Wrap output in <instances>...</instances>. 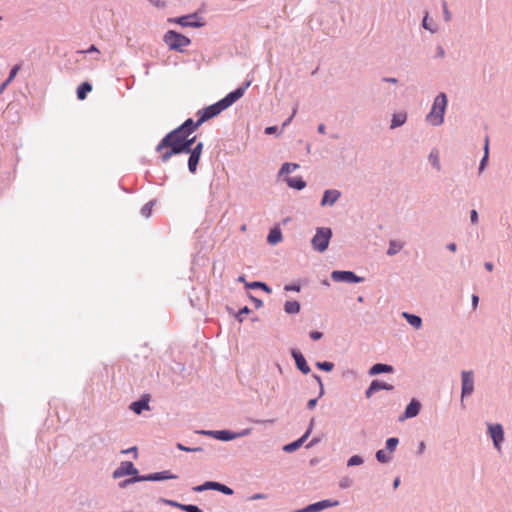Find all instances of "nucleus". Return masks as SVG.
Segmentation results:
<instances>
[{"label": "nucleus", "instance_id": "obj_54", "mask_svg": "<svg viewBox=\"0 0 512 512\" xmlns=\"http://www.w3.org/2000/svg\"><path fill=\"white\" fill-rule=\"evenodd\" d=\"M204 144L203 142H198L195 146L192 147V151L195 154H199L201 156L203 151Z\"/></svg>", "mask_w": 512, "mask_h": 512}, {"label": "nucleus", "instance_id": "obj_35", "mask_svg": "<svg viewBox=\"0 0 512 512\" xmlns=\"http://www.w3.org/2000/svg\"><path fill=\"white\" fill-rule=\"evenodd\" d=\"M298 168H299V164L286 162V163L282 164V166L278 172V176L288 175Z\"/></svg>", "mask_w": 512, "mask_h": 512}, {"label": "nucleus", "instance_id": "obj_9", "mask_svg": "<svg viewBox=\"0 0 512 512\" xmlns=\"http://www.w3.org/2000/svg\"><path fill=\"white\" fill-rule=\"evenodd\" d=\"M339 505L338 500L325 499L316 503L307 505L304 508L294 510L293 512H320L327 508L336 507Z\"/></svg>", "mask_w": 512, "mask_h": 512}, {"label": "nucleus", "instance_id": "obj_18", "mask_svg": "<svg viewBox=\"0 0 512 512\" xmlns=\"http://www.w3.org/2000/svg\"><path fill=\"white\" fill-rule=\"evenodd\" d=\"M146 481H163L170 479H177L178 476L173 474L170 470H164L160 472L150 473L145 475Z\"/></svg>", "mask_w": 512, "mask_h": 512}, {"label": "nucleus", "instance_id": "obj_45", "mask_svg": "<svg viewBox=\"0 0 512 512\" xmlns=\"http://www.w3.org/2000/svg\"><path fill=\"white\" fill-rule=\"evenodd\" d=\"M442 10H443V19L445 22H450L452 19L451 12L448 9V5L446 1L442 2Z\"/></svg>", "mask_w": 512, "mask_h": 512}, {"label": "nucleus", "instance_id": "obj_19", "mask_svg": "<svg viewBox=\"0 0 512 512\" xmlns=\"http://www.w3.org/2000/svg\"><path fill=\"white\" fill-rule=\"evenodd\" d=\"M181 129H182V127L179 126V127L175 128L174 130L170 131L169 133H167L163 137V145L168 143V141L175 142L177 139H186L187 137L190 136V135H188L187 132H185V130H181Z\"/></svg>", "mask_w": 512, "mask_h": 512}, {"label": "nucleus", "instance_id": "obj_58", "mask_svg": "<svg viewBox=\"0 0 512 512\" xmlns=\"http://www.w3.org/2000/svg\"><path fill=\"white\" fill-rule=\"evenodd\" d=\"M487 162H488V157L486 156H483L481 161H480V164H479V173H482L487 165Z\"/></svg>", "mask_w": 512, "mask_h": 512}, {"label": "nucleus", "instance_id": "obj_40", "mask_svg": "<svg viewBox=\"0 0 512 512\" xmlns=\"http://www.w3.org/2000/svg\"><path fill=\"white\" fill-rule=\"evenodd\" d=\"M214 490L219 491V492H221V493H223L225 495H232L233 494V490L230 487H228V486H226V485H224L222 483H219V482H215Z\"/></svg>", "mask_w": 512, "mask_h": 512}, {"label": "nucleus", "instance_id": "obj_5", "mask_svg": "<svg viewBox=\"0 0 512 512\" xmlns=\"http://www.w3.org/2000/svg\"><path fill=\"white\" fill-rule=\"evenodd\" d=\"M487 433L493 442L494 448L501 451L505 439L503 426L500 423H488Z\"/></svg>", "mask_w": 512, "mask_h": 512}, {"label": "nucleus", "instance_id": "obj_26", "mask_svg": "<svg viewBox=\"0 0 512 512\" xmlns=\"http://www.w3.org/2000/svg\"><path fill=\"white\" fill-rule=\"evenodd\" d=\"M20 69V64H16L11 68L7 79L0 86V93H2L6 89V87L14 80Z\"/></svg>", "mask_w": 512, "mask_h": 512}, {"label": "nucleus", "instance_id": "obj_14", "mask_svg": "<svg viewBox=\"0 0 512 512\" xmlns=\"http://www.w3.org/2000/svg\"><path fill=\"white\" fill-rule=\"evenodd\" d=\"M341 197V192L338 189H327L323 193L320 205L322 207L333 206Z\"/></svg>", "mask_w": 512, "mask_h": 512}, {"label": "nucleus", "instance_id": "obj_29", "mask_svg": "<svg viewBox=\"0 0 512 512\" xmlns=\"http://www.w3.org/2000/svg\"><path fill=\"white\" fill-rule=\"evenodd\" d=\"M200 125L201 124H198V120L193 121V119L188 118L180 126L182 127L181 130H185L188 135H191Z\"/></svg>", "mask_w": 512, "mask_h": 512}, {"label": "nucleus", "instance_id": "obj_25", "mask_svg": "<svg viewBox=\"0 0 512 512\" xmlns=\"http://www.w3.org/2000/svg\"><path fill=\"white\" fill-rule=\"evenodd\" d=\"M403 247H404V242L399 241V240H390L386 253L388 256H394V255L398 254L403 249Z\"/></svg>", "mask_w": 512, "mask_h": 512}, {"label": "nucleus", "instance_id": "obj_57", "mask_svg": "<svg viewBox=\"0 0 512 512\" xmlns=\"http://www.w3.org/2000/svg\"><path fill=\"white\" fill-rule=\"evenodd\" d=\"M296 113H297V108H294V109H293V112H292V114H291V116H290L289 118H287V119L283 122V124H282V128H284V127L288 126V125L292 122V120H293V118L295 117Z\"/></svg>", "mask_w": 512, "mask_h": 512}, {"label": "nucleus", "instance_id": "obj_13", "mask_svg": "<svg viewBox=\"0 0 512 512\" xmlns=\"http://www.w3.org/2000/svg\"><path fill=\"white\" fill-rule=\"evenodd\" d=\"M172 21L181 25L182 27L199 28V27L203 26V23L199 21L196 13L177 17V18L173 19Z\"/></svg>", "mask_w": 512, "mask_h": 512}, {"label": "nucleus", "instance_id": "obj_37", "mask_svg": "<svg viewBox=\"0 0 512 512\" xmlns=\"http://www.w3.org/2000/svg\"><path fill=\"white\" fill-rule=\"evenodd\" d=\"M399 444V439L397 437H390L386 440V447L385 450L392 454L395 452L397 446Z\"/></svg>", "mask_w": 512, "mask_h": 512}, {"label": "nucleus", "instance_id": "obj_22", "mask_svg": "<svg viewBox=\"0 0 512 512\" xmlns=\"http://www.w3.org/2000/svg\"><path fill=\"white\" fill-rule=\"evenodd\" d=\"M393 370H394V368L391 365L383 364V363H377V364H374L370 368L369 374L370 375H377V374H381V373H392Z\"/></svg>", "mask_w": 512, "mask_h": 512}, {"label": "nucleus", "instance_id": "obj_7", "mask_svg": "<svg viewBox=\"0 0 512 512\" xmlns=\"http://www.w3.org/2000/svg\"><path fill=\"white\" fill-rule=\"evenodd\" d=\"M155 150L156 152H161L160 159L163 163L168 162L174 155H179L174 142L168 141V143L163 145V138L157 144Z\"/></svg>", "mask_w": 512, "mask_h": 512}, {"label": "nucleus", "instance_id": "obj_20", "mask_svg": "<svg viewBox=\"0 0 512 512\" xmlns=\"http://www.w3.org/2000/svg\"><path fill=\"white\" fill-rule=\"evenodd\" d=\"M407 121V113L406 112H398L392 115L390 129H396L402 125H404Z\"/></svg>", "mask_w": 512, "mask_h": 512}, {"label": "nucleus", "instance_id": "obj_56", "mask_svg": "<svg viewBox=\"0 0 512 512\" xmlns=\"http://www.w3.org/2000/svg\"><path fill=\"white\" fill-rule=\"evenodd\" d=\"M249 298H250V299H251V301L253 302V304H254L255 308H257V309H258V308L262 307V305H263L262 300H260V299H258V298H256V297H254V296H253V295H251V294L249 295Z\"/></svg>", "mask_w": 512, "mask_h": 512}, {"label": "nucleus", "instance_id": "obj_4", "mask_svg": "<svg viewBox=\"0 0 512 512\" xmlns=\"http://www.w3.org/2000/svg\"><path fill=\"white\" fill-rule=\"evenodd\" d=\"M461 376V403L469 398L475 391V373L473 370H462Z\"/></svg>", "mask_w": 512, "mask_h": 512}, {"label": "nucleus", "instance_id": "obj_21", "mask_svg": "<svg viewBox=\"0 0 512 512\" xmlns=\"http://www.w3.org/2000/svg\"><path fill=\"white\" fill-rule=\"evenodd\" d=\"M130 409L135 414H141L143 410H149V399L148 398H141L138 401H134L130 405Z\"/></svg>", "mask_w": 512, "mask_h": 512}, {"label": "nucleus", "instance_id": "obj_11", "mask_svg": "<svg viewBox=\"0 0 512 512\" xmlns=\"http://www.w3.org/2000/svg\"><path fill=\"white\" fill-rule=\"evenodd\" d=\"M138 474V469L134 466L131 461H122L120 465L113 471L112 477L114 479H119L124 476H136Z\"/></svg>", "mask_w": 512, "mask_h": 512}, {"label": "nucleus", "instance_id": "obj_34", "mask_svg": "<svg viewBox=\"0 0 512 512\" xmlns=\"http://www.w3.org/2000/svg\"><path fill=\"white\" fill-rule=\"evenodd\" d=\"M92 90V85L89 82L82 83L77 88V97L79 100H84L87 96V93Z\"/></svg>", "mask_w": 512, "mask_h": 512}, {"label": "nucleus", "instance_id": "obj_1", "mask_svg": "<svg viewBox=\"0 0 512 512\" xmlns=\"http://www.w3.org/2000/svg\"><path fill=\"white\" fill-rule=\"evenodd\" d=\"M448 104L447 95L443 92L439 93L433 101L429 113L426 115V122L432 126L438 127L443 124L444 116Z\"/></svg>", "mask_w": 512, "mask_h": 512}, {"label": "nucleus", "instance_id": "obj_31", "mask_svg": "<svg viewBox=\"0 0 512 512\" xmlns=\"http://www.w3.org/2000/svg\"><path fill=\"white\" fill-rule=\"evenodd\" d=\"M284 311L290 315L298 314L300 311V303L296 300L286 301L284 304Z\"/></svg>", "mask_w": 512, "mask_h": 512}, {"label": "nucleus", "instance_id": "obj_41", "mask_svg": "<svg viewBox=\"0 0 512 512\" xmlns=\"http://www.w3.org/2000/svg\"><path fill=\"white\" fill-rule=\"evenodd\" d=\"M364 460L361 456L359 455H353L351 456L348 461H347V466L348 467H352V466H358V465H361L363 464Z\"/></svg>", "mask_w": 512, "mask_h": 512}, {"label": "nucleus", "instance_id": "obj_64", "mask_svg": "<svg viewBox=\"0 0 512 512\" xmlns=\"http://www.w3.org/2000/svg\"><path fill=\"white\" fill-rule=\"evenodd\" d=\"M445 56V50L441 45L436 47V57L443 58Z\"/></svg>", "mask_w": 512, "mask_h": 512}, {"label": "nucleus", "instance_id": "obj_59", "mask_svg": "<svg viewBox=\"0 0 512 512\" xmlns=\"http://www.w3.org/2000/svg\"><path fill=\"white\" fill-rule=\"evenodd\" d=\"M470 221L472 224L478 223V213L475 209L471 210L470 212Z\"/></svg>", "mask_w": 512, "mask_h": 512}, {"label": "nucleus", "instance_id": "obj_53", "mask_svg": "<svg viewBox=\"0 0 512 512\" xmlns=\"http://www.w3.org/2000/svg\"><path fill=\"white\" fill-rule=\"evenodd\" d=\"M375 392H377L376 390V387L373 383V381L370 383L369 387L367 388V390L365 391V396L367 398H370Z\"/></svg>", "mask_w": 512, "mask_h": 512}, {"label": "nucleus", "instance_id": "obj_27", "mask_svg": "<svg viewBox=\"0 0 512 512\" xmlns=\"http://www.w3.org/2000/svg\"><path fill=\"white\" fill-rule=\"evenodd\" d=\"M214 438L220 441H230L236 439L235 432L229 430H216Z\"/></svg>", "mask_w": 512, "mask_h": 512}, {"label": "nucleus", "instance_id": "obj_60", "mask_svg": "<svg viewBox=\"0 0 512 512\" xmlns=\"http://www.w3.org/2000/svg\"><path fill=\"white\" fill-rule=\"evenodd\" d=\"M251 431H252L251 428H246V429H243L240 432H235L236 438L247 436V435H249L251 433Z\"/></svg>", "mask_w": 512, "mask_h": 512}, {"label": "nucleus", "instance_id": "obj_48", "mask_svg": "<svg viewBox=\"0 0 512 512\" xmlns=\"http://www.w3.org/2000/svg\"><path fill=\"white\" fill-rule=\"evenodd\" d=\"M422 26L425 30H428L430 31L431 33H436L437 32V29L431 25H429V21H428V13H426V15L424 16L423 18V21H422Z\"/></svg>", "mask_w": 512, "mask_h": 512}, {"label": "nucleus", "instance_id": "obj_44", "mask_svg": "<svg viewBox=\"0 0 512 512\" xmlns=\"http://www.w3.org/2000/svg\"><path fill=\"white\" fill-rule=\"evenodd\" d=\"M152 206H153V201H150L148 203H146L142 208H141V215L145 218H148L150 217L151 213H152Z\"/></svg>", "mask_w": 512, "mask_h": 512}, {"label": "nucleus", "instance_id": "obj_50", "mask_svg": "<svg viewBox=\"0 0 512 512\" xmlns=\"http://www.w3.org/2000/svg\"><path fill=\"white\" fill-rule=\"evenodd\" d=\"M249 312H250V309L247 306L243 307L242 309L239 310V312L236 316L237 320L239 322H243V320H244L243 315L248 314Z\"/></svg>", "mask_w": 512, "mask_h": 512}, {"label": "nucleus", "instance_id": "obj_52", "mask_svg": "<svg viewBox=\"0 0 512 512\" xmlns=\"http://www.w3.org/2000/svg\"><path fill=\"white\" fill-rule=\"evenodd\" d=\"M161 501L163 503H165L166 505H169V506H172V507H176V508H179V509H181V506L184 505V504L178 503V502H176L174 500H169V499H164V498H162Z\"/></svg>", "mask_w": 512, "mask_h": 512}, {"label": "nucleus", "instance_id": "obj_12", "mask_svg": "<svg viewBox=\"0 0 512 512\" xmlns=\"http://www.w3.org/2000/svg\"><path fill=\"white\" fill-rule=\"evenodd\" d=\"M313 426H314V419H311V421L309 423V427L306 430V432L299 439H297L289 444H286L283 447V451H285L287 453H291V452H294L297 449H299L304 444V442L308 439V437L310 436V434L313 430Z\"/></svg>", "mask_w": 512, "mask_h": 512}, {"label": "nucleus", "instance_id": "obj_3", "mask_svg": "<svg viewBox=\"0 0 512 512\" xmlns=\"http://www.w3.org/2000/svg\"><path fill=\"white\" fill-rule=\"evenodd\" d=\"M332 237V230L328 227H319L311 240V245L315 251L324 252Z\"/></svg>", "mask_w": 512, "mask_h": 512}, {"label": "nucleus", "instance_id": "obj_43", "mask_svg": "<svg viewBox=\"0 0 512 512\" xmlns=\"http://www.w3.org/2000/svg\"><path fill=\"white\" fill-rule=\"evenodd\" d=\"M316 367L320 370L330 372L334 368V364L332 362L324 361V362H317Z\"/></svg>", "mask_w": 512, "mask_h": 512}, {"label": "nucleus", "instance_id": "obj_24", "mask_svg": "<svg viewBox=\"0 0 512 512\" xmlns=\"http://www.w3.org/2000/svg\"><path fill=\"white\" fill-rule=\"evenodd\" d=\"M402 317L415 329H420L422 327V319L418 315L410 314L408 312H403Z\"/></svg>", "mask_w": 512, "mask_h": 512}, {"label": "nucleus", "instance_id": "obj_47", "mask_svg": "<svg viewBox=\"0 0 512 512\" xmlns=\"http://www.w3.org/2000/svg\"><path fill=\"white\" fill-rule=\"evenodd\" d=\"M181 510L185 512H203L202 509L193 504H184L183 506H181Z\"/></svg>", "mask_w": 512, "mask_h": 512}, {"label": "nucleus", "instance_id": "obj_15", "mask_svg": "<svg viewBox=\"0 0 512 512\" xmlns=\"http://www.w3.org/2000/svg\"><path fill=\"white\" fill-rule=\"evenodd\" d=\"M421 409V404L418 400L412 399L410 403L407 405L403 415L399 417V421H404L406 419L414 418L419 414Z\"/></svg>", "mask_w": 512, "mask_h": 512}, {"label": "nucleus", "instance_id": "obj_30", "mask_svg": "<svg viewBox=\"0 0 512 512\" xmlns=\"http://www.w3.org/2000/svg\"><path fill=\"white\" fill-rule=\"evenodd\" d=\"M146 481V476L145 475H136V476H132L131 478H128V479H125L121 482L118 483V486L122 489L128 487L129 485H132L136 482H144Z\"/></svg>", "mask_w": 512, "mask_h": 512}, {"label": "nucleus", "instance_id": "obj_42", "mask_svg": "<svg viewBox=\"0 0 512 512\" xmlns=\"http://www.w3.org/2000/svg\"><path fill=\"white\" fill-rule=\"evenodd\" d=\"M373 383H374L377 391H379V390L391 391L394 388L391 384H387V383L379 381V380H373Z\"/></svg>", "mask_w": 512, "mask_h": 512}, {"label": "nucleus", "instance_id": "obj_8", "mask_svg": "<svg viewBox=\"0 0 512 512\" xmlns=\"http://www.w3.org/2000/svg\"><path fill=\"white\" fill-rule=\"evenodd\" d=\"M224 110H225V108H223L220 101L204 108L203 110H199L198 114L200 116L198 119V124H203L205 121H207L213 117H216Z\"/></svg>", "mask_w": 512, "mask_h": 512}, {"label": "nucleus", "instance_id": "obj_2", "mask_svg": "<svg viewBox=\"0 0 512 512\" xmlns=\"http://www.w3.org/2000/svg\"><path fill=\"white\" fill-rule=\"evenodd\" d=\"M164 43L169 47L170 50L182 52L183 48L190 45L191 40L174 30H169L164 34Z\"/></svg>", "mask_w": 512, "mask_h": 512}, {"label": "nucleus", "instance_id": "obj_28", "mask_svg": "<svg viewBox=\"0 0 512 512\" xmlns=\"http://www.w3.org/2000/svg\"><path fill=\"white\" fill-rule=\"evenodd\" d=\"M282 240V232L279 228H273L270 230L267 236V242L271 245H275Z\"/></svg>", "mask_w": 512, "mask_h": 512}, {"label": "nucleus", "instance_id": "obj_6", "mask_svg": "<svg viewBox=\"0 0 512 512\" xmlns=\"http://www.w3.org/2000/svg\"><path fill=\"white\" fill-rule=\"evenodd\" d=\"M250 84H251V82L247 81L242 86L229 92L224 98L219 100L221 105L223 106V108H225V110H226L231 105H233L237 100H239L244 95L246 89L250 86Z\"/></svg>", "mask_w": 512, "mask_h": 512}, {"label": "nucleus", "instance_id": "obj_33", "mask_svg": "<svg viewBox=\"0 0 512 512\" xmlns=\"http://www.w3.org/2000/svg\"><path fill=\"white\" fill-rule=\"evenodd\" d=\"M428 160L430 164L433 166V168H435L437 171L441 170V163L438 150L432 149L428 156Z\"/></svg>", "mask_w": 512, "mask_h": 512}, {"label": "nucleus", "instance_id": "obj_49", "mask_svg": "<svg viewBox=\"0 0 512 512\" xmlns=\"http://www.w3.org/2000/svg\"><path fill=\"white\" fill-rule=\"evenodd\" d=\"M352 485V480L349 477H342L339 481V487L341 489H347Z\"/></svg>", "mask_w": 512, "mask_h": 512}, {"label": "nucleus", "instance_id": "obj_39", "mask_svg": "<svg viewBox=\"0 0 512 512\" xmlns=\"http://www.w3.org/2000/svg\"><path fill=\"white\" fill-rule=\"evenodd\" d=\"M215 482L214 481H206L205 483L193 487V491L195 492H203L206 490H214Z\"/></svg>", "mask_w": 512, "mask_h": 512}, {"label": "nucleus", "instance_id": "obj_51", "mask_svg": "<svg viewBox=\"0 0 512 512\" xmlns=\"http://www.w3.org/2000/svg\"><path fill=\"white\" fill-rule=\"evenodd\" d=\"M313 378L315 379V381L318 382V384L320 386V391H319V395H318V398H320L324 395V386H323L321 377L317 374H313Z\"/></svg>", "mask_w": 512, "mask_h": 512}, {"label": "nucleus", "instance_id": "obj_63", "mask_svg": "<svg viewBox=\"0 0 512 512\" xmlns=\"http://www.w3.org/2000/svg\"><path fill=\"white\" fill-rule=\"evenodd\" d=\"M278 131L277 126H268L265 128V134L272 135L275 134Z\"/></svg>", "mask_w": 512, "mask_h": 512}, {"label": "nucleus", "instance_id": "obj_46", "mask_svg": "<svg viewBox=\"0 0 512 512\" xmlns=\"http://www.w3.org/2000/svg\"><path fill=\"white\" fill-rule=\"evenodd\" d=\"M176 447L179 450L185 451V452H200V451L203 450L201 447H193V448H191V447L184 446L182 443H177Z\"/></svg>", "mask_w": 512, "mask_h": 512}, {"label": "nucleus", "instance_id": "obj_23", "mask_svg": "<svg viewBox=\"0 0 512 512\" xmlns=\"http://www.w3.org/2000/svg\"><path fill=\"white\" fill-rule=\"evenodd\" d=\"M285 181L290 188L302 190L306 187V182L302 177H286Z\"/></svg>", "mask_w": 512, "mask_h": 512}, {"label": "nucleus", "instance_id": "obj_62", "mask_svg": "<svg viewBox=\"0 0 512 512\" xmlns=\"http://www.w3.org/2000/svg\"><path fill=\"white\" fill-rule=\"evenodd\" d=\"M323 334L319 331L310 332V338L314 341L321 339Z\"/></svg>", "mask_w": 512, "mask_h": 512}, {"label": "nucleus", "instance_id": "obj_38", "mask_svg": "<svg viewBox=\"0 0 512 512\" xmlns=\"http://www.w3.org/2000/svg\"><path fill=\"white\" fill-rule=\"evenodd\" d=\"M389 454L390 453H388L386 450L380 449L376 452L375 457L378 462L385 464L390 462L392 459Z\"/></svg>", "mask_w": 512, "mask_h": 512}, {"label": "nucleus", "instance_id": "obj_17", "mask_svg": "<svg viewBox=\"0 0 512 512\" xmlns=\"http://www.w3.org/2000/svg\"><path fill=\"white\" fill-rule=\"evenodd\" d=\"M196 137H187L186 139H177L174 144L177 148L179 154L181 153H189L192 151L193 144L195 142Z\"/></svg>", "mask_w": 512, "mask_h": 512}, {"label": "nucleus", "instance_id": "obj_32", "mask_svg": "<svg viewBox=\"0 0 512 512\" xmlns=\"http://www.w3.org/2000/svg\"><path fill=\"white\" fill-rule=\"evenodd\" d=\"M189 154H190V156L188 159V170L192 174H194L197 171L198 163H199L201 156L199 154H195L193 152H189Z\"/></svg>", "mask_w": 512, "mask_h": 512}, {"label": "nucleus", "instance_id": "obj_36", "mask_svg": "<svg viewBox=\"0 0 512 512\" xmlns=\"http://www.w3.org/2000/svg\"><path fill=\"white\" fill-rule=\"evenodd\" d=\"M246 288L248 289H262L266 293H271V288L264 282L254 281L250 283H245Z\"/></svg>", "mask_w": 512, "mask_h": 512}, {"label": "nucleus", "instance_id": "obj_55", "mask_svg": "<svg viewBox=\"0 0 512 512\" xmlns=\"http://www.w3.org/2000/svg\"><path fill=\"white\" fill-rule=\"evenodd\" d=\"M300 289H301V287L298 284H287V285L284 286V290L285 291L299 292Z\"/></svg>", "mask_w": 512, "mask_h": 512}, {"label": "nucleus", "instance_id": "obj_10", "mask_svg": "<svg viewBox=\"0 0 512 512\" xmlns=\"http://www.w3.org/2000/svg\"><path fill=\"white\" fill-rule=\"evenodd\" d=\"M331 279L335 282L360 283L364 281L363 277L357 276L352 271L335 270L331 273Z\"/></svg>", "mask_w": 512, "mask_h": 512}, {"label": "nucleus", "instance_id": "obj_16", "mask_svg": "<svg viewBox=\"0 0 512 512\" xmlns=\"http://www.w3.org/2000/svg\"><path fill=\"white\" fill-rule=\"evenodd\" d=\"M291 354H292V357L295 360L296 367L303 374H305V375L308 374L310 372V367L307 364V361H306L305 357L303 356V354L300 351L296 350V349H293L291 351Z\"/></svg>", "mask_w": 512, "mask_h": 512}, {"label": "nucleus", "instance_id": "obj_61", "mask_svg": "<svg viewBox=\"0 0 512 512\" xmlns=\"http://www.w3.org/2000/svg\"><path fill=\"white\" fill-rule=\"evenodd\" d=\"M478 304H479V297H478V295L473 294L471 297V306H472L473 310L477 309Z\"/></svg>", "mask_w": 512, "mask_h": 512}]
</instances>
